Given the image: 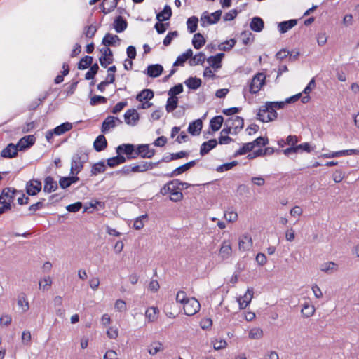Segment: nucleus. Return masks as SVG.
<instances>
[{
	"label": "nucleus",
	"mask_w": 359,
	"mask_h": 359,
	"mask_svg": "<svg viewBox=\"0 0 359 359\" xmlns=\"http://www.w3.org/2000/svg\"><path fill=\"white\" fill-rule=\"evenodd\" d=\"M172 15V10L170 6H165L163 10L156 15L157 20L161 21H165L170 19Z\"/></svg>",
	"instance_id": "34"
},
{
	"label": "nucleus",
	"mask_w": 359,
	"mask_h": 359,
	"mask_svg": "<svg viewBox=\"0 0 359 359\" xmlns=\"http://www.w3.org/2000/svg\"><path fill=\"white\" fill-rule=\"evenodd\" d=\"M217 142L215 139H211L203 142L201 146L200 154L204 156L207 154L211 149L216 147Z\"/></svg>",
	"instance_id": "22"
},
{
	"label": "nucleus",
	"mask_w": 359,
	"mask_h": 359,
	"mask_svg": "<svg viewBox=\"0 0 359 359\" xmlns=\"http://www.w3.org/2000/svg\"><path fill=\"white\" fill-rule=\"evenodd\" d=\"M183 91V86L181 83L175 85L171 88L168 91V95L170 97H177L176 95L180 94Z\"/></svg>",
	"instance_id": "53"
},
{
	"label": "nucleus",
	"mask_w": 359,
	"mask_h": 359,
	"mask_svg": "<svg viewBox=\"0 0 359 359\" xmlns=\"http://www.w3.org/2000/svg\"><path fill=\"white\" fill-rule=\"evenodd\" d=\"M93 57L91 56H85L83 57L78 64L79 69H85L90 67L93 62Z\"/></svg>",
	"instance_id": "47"
},
{
	"label": "nucleus",
	"mask_w": 359,
	"mask_h": 359,
	"mask_svg": "<svg viewBox=\"0 0 359 359\" xmlns=\"http://www.w3.org/2000/svg\"><path fill=\"white\" fill-rule=\"evenodd\" d=\"M178 35V33L177 31H174V32H169L166 36L165 37L163 43V45L165 46H169L171 42H172V40L173 39L174 37L177 36Z\"/></svg>",
	"instance_id": "60"
},
{
	"label": "nucleus",
	"mask_w": 359,
	"mask_h": 359,
	"mask_svg": "<svg viewBox=\"0 0 359 359\" xmlns=\"http://www.w3.org/2000/svg\"><path fill=\"white\" fill-rule=\"evenodd\" d=\"M163 344L158 341H154L150 344L148 352L150 355H154L157 353L163 351Z\"/></svg>",
	"instance_id": "42"
},
{
	"label": "nucleus",
	"mask_w": 359,
	"mask_h": 359,
	"mask_svg": "<svg viewBox=\"0 0 359 359\" xmlns=\"http://www.w3.org/2000/svg\"><path fill=\"white\" fill-rule=\"evenodd\" d=\"M102 55L100 57L99 60L102 67L106 68L108 65L113 62V54L111 49L108 47L102 48L100 50Z\"/></svg>",
	"instance_id": "9"
},
{
	"label": "nucleus",
	"mask_w": 359,
	"mask_h": 359,
	"mask_svg": "<svg viewBox=\"0 0 359 359\" xmlns=\"http://www.w3.org/2000/svg\"><path fill=\"white\" fill-rule=\"evenodd\" d=\"M198 22V19L196 16H192L187 20V28L191 33H194L196 31Z\"/></svg>",
	"instance_id": "46"
},
{
	"label": "nucleus",
	"mask_w": 359,
	"mask_h": 359,
	"mask_svg": "<svg viewBox=\"0 0 359 359\" xmlns=\"http://www.w3.org/2000/svg\"><path fill=\"white\" fill-rule=\"evenodd\" d=\"M102 4L107 7L106 9H107L108 11H114L117 6V2H116V0H103Z\"/></svg>",
	"instance_id": "62"
},
{
	"label": "nucleus",
	"mask_w": 359,
	"mask_h": 359,
	"mask_svg": "<svg viewBox=\"0 0 359 359\" xmlns=\"http://www.w3.org/2000/svg\"><path fill=\"white\" fill-rule=\"evenodd\" d=\"M225 125L233 129V134L236 135L244 126V120L240 116H232L225 121Z\"/></svg>",
	"instance_id": "6"
},
{
	"label": "nucleus",
	"mask_w": 359,
	"mask_h": 359,
	"mask_svg": "<svg viewBox=\"0 0 359 359\" xmlns=\"http://www.w3.org/2000/svg\"><path fill=\"white\" fill-rule=\"evenodd\" d=\"M120 38L117 35H114L110 33L107 34L102 39V44L104 46H114L116 43H119Z\"/></svg>",
	"instance_id": "32"
},
{
	"label": "nucleus",
	"mask_w": 359,
	"mask_h": 359,
	"mask_svg": "<svg viewBox=\"0 0 359 359\" xmlns=\"http://www.w3.org/2000/svg\"><path fill=\"white\" fill-rule=\"evenodd\" d=\"M57 189V183L51 176H48L44 180L43 191L47 193L55 191Z\"/></svg>",
	"instance_id": "21"
},
{
	"label": "nucleus",
	"mask_w": 359,
	"mask_h": 359,
	"mask_svg": "<svg viewBox=\"0 0 359 359\" xmlns=\"http://www.w3.org/2000/svg\"><path fill=\"white\" fill-rule=\"evenodd\" d=\"M267 111H269V109L266 104L260 107L257 114V118L264 123L270 121V117L267 114Z\"/></svg>",
	"instance_id": "40"
},
{
	"label": "nucleus",
	"mask_w": 359,
	"mask_h": 359,
	"mask_svg": "<svg viewBox=\"0 0 359 359\" xmlns=\"http://www.w3.org/2000/svg\"><path fill=\"white\" fill-rule=\"evenodd\" d=\"M159 310L157 307H150L145 312V316L149 322H154L157 319Z\"/></svg>",
	"instance_id": "39"
},
{
	"label": "nucleus",
	"mask_w": 359,
	"mask_h": 359,
	"mask_svg": "<svg viewBox=\"0 0 359 359\" xmlns=\"http://www.w3.org/2000/svg\"><path fill=\"white\" fill-rule=\"evenodd\" d=\"M224 53H218L215 56H210L207 59L208 62L214 68H220L221 67V62L222 58L224 57Z\"/></svg>",
	"instance_id": "31"
},
{
	"label": "nucleus",
	"mask_w": 359,
	"mask_h": 359,
	"mask_svg": "<svg viewBox=\"0 0 359 359\" xmlns=\"http://www.w3.org/2000/svg\"><path fill=\"white\" fill-rule=\"evenodd\" d=\"M178 104V97H169L167 100V104L165 106L166 111L168 112H171L174 109L177 107Z\"/></svg>",
	"instance_id": "43"
},
{
	"label": "nucleus",
	"mask_w": 359,
	"mask_h": 359,
	"mask_svg": "<svg viewBox=\"0 0 359 359\" xmlns=\"http://www.w3.org/2000/svg\"><path fill=\"white\" fill-rule=\"evenodd\" d=\"M196 165V161H189L178 168L175 169L171 173L168 174L167 176L169 177H172L175 176L180 175L184 172L189 170L190 168L194 167Z\"/></svg>",
	"instance_id": "18"
},
{
	"label": "nucleus",
	"mask_w": 359,
	"mask_h": 359,
	"mask_svg": "<svg viewBox=\"0 0 359 359\" xmlns=\"http://www.w3.org/2000/svg\"><path fill=\"white\" fill-rule=\"evenodd\" d=\"M250 27L254 32H259L264 28V21L259 17H254L251 20Z\"/></svg>",
	"instance_id": "30"
},
{
	"label": "nucleus",
	"mask_w": 359,
	"mask_h": 359,
	"mask_svg": "<svg viewBox=\"0 0 359 359\" xmlns=\"http://www.w3.org/2000/svg\"><path fill=\"white\" fill-rule=\"evenodd\" d=\"M139 114L135 109H130L126 111L124 114L125 122L128 125L135 126L139 121Z\"/></svg>",
	"instance_id": "13"
},
{
	"label": "nucleus",
	"mask_w": 359,
	"mask_h": 359,
	"mask_svg": "<svg viewBox=\"0 0 359 359\" xmlns=\"http://www.w3.org/2000/svg\"><path fill=\"white\" fill-rule=\"evenodd\" d=\"M72 125L70 123L66 122L63 123L61 125L57 126L53 129V133L55 135H60L69 131L72 129Z\"/></svg>",
	"instance_id": "37"
},
{
	"label": "nucleus",
	"mask_w": 359,
	"mask_h": 359,
	"mask_svg": "<svg viewBox=\"0 0 359 359\" xmlns=\"http://www.w3.org/2000/svg\"><path fill=\"white\" fill-rule=\"evenodd\" d=\"M41 190V182L38 180H32L26 184V191L29 196H35Z\"/></svg>",
	"instance_id": "11"
},
{
	"label": "nucleus",
	"mask_w": 359,
	"mask_h": 359,
	"mask_svg": "<svg viewBox=\"0 0 359 359\" xmlns=\"http://www.w3.org/2000/svg\"><path fill=\"white\" fill-rule=\"evenodd\" d=\"M43 201L44 199H42L41 201L29 206V210L30 212V215L34 214L36 211L41 209L43 207Z\"/></svg>",
	"instance_id": "61"
},
{
	"label": "nucleus",
	"mask_w": 359,
	"mask_h": 359,
	"mask_svg": "<svg viewBox=\"0 0 359 359\" xmlns=\"http://www.w3.org/2000/svg\"><path fill=\"white\" fill-rule=\"evenodd\" d=\"M221 15V10L211 13L210 15H208V12H204L201 17V25L202 27H205L206 23L208 25L215 24L220 20Z\"/></svg>",
	"instance_id": "4"
},
{
	"label": "nucleus",
	"mask_w": 359,
	"mask_h": 359,
	"mask_svg": "<svg viewBox=\"0 0 359 359\" xmlns=\"http://www.w3.org/2000/svg\"><path fill=\"white\" fill-rule=\"evenodd\" d=\"M241 39L244 45H248L253 41L252 34L250 32H243L241 34Z\"/></svg>",
	"instance_id": "52"
},
{
	"label": "nucleus",
	"mask_w": 359,
	"mask_h": 359,
	"mask_svg": "<svg viewBox=\"0 0 359 359\" xmlns=\"http://www.w3.org/2000/svg\"><path fill=\"white\" fill-rule=\"evenodd\" d=\"M297 24V20H290L287 21L281 22L278 25V30L282 34L285 33L293 27H294Z\"/></svg>",
	"instance_id": "26"
},
{
	"label": "nucleus",
	"mask_w": 359,
	"mask_h": 359,
	"mask_svg": "<svg viewBox=\"0 0 359 359\" xmlns=\"http://www.w3.org/2000/svg\"><path fill=\"white\" fill-rule=\"evenodd\" d=\"M154 96V91L151 89H144L138 93L136 96L137 101L142 102L151 100Z\"/></svg>",
	"instance_id": "28"
},
{
	"label": "nucleus",
	"mask_w": 359,
	"mask_h": 359,
	"mask_svg": "<svg viewBox=\"0 0 359 359\" xmlns=\"http://www.w3.org/2000/svg\"><path fill=\"white\" fill-rule=\"evenodd\" d=\"M189 298L187 297V294L184 291L180 290L177 292L176 296V301L182 304H184Z\"/></svg>",
	"instance_id": "59"
},
{
	"label": "nucleus",
	"mask_w": 359,
	"mask_h": 359,
	"mask_svg": "<svg viewBox=\"0 0 359 359\" xmlns=\"http://www.w3.org/2000/svg\"><path fill=\"white\" fill-rule=\"evenodd\" d=\"M17 194H20V191L16 189H11V188L8 187L2 191L0 195V200L5 201L6 203H8L9 205H11V203Z\"/></svg>",
	"instance_id": "14"
},
{
	"label": "nucleus",
	"mask_w": 359,
	"mask_h": 359,
	"mask_svg": "<svg viewBox=\"0 0 359 359\" xmlns=\"http://www.w3.org/2000/svg\"><path fill=\"white\" fill-rule=\"evenodd\" d=\"M316 309L313 305L305 302L302 308L301 313L304 318L311 317L315 313Z\"/></svg>",
	"instance_id": "33"
},
{
	"label": "nucleus",
	"mask_w": 359,
	"mask_h": 359,
	"mask_svg": "<svg viewBox=\"0 0 359 359\" xmlns=\"http://www.w3.org/2000/svg\"><path fill=\"white\" fill-rule=\"evenodd\" d=\"M107 102V98L103 97V96H100V95H94L93 97H92L90 98V104L91 106H95V105H97L98 104H104Z\"/></svg>",
	"instance_id": "54"
},
{
	"label": "nucleus",
	"mask_w": 359,
	"mask_h": 359,
	"mask_svg": "<svg viewBox=\"0 0 359 359\" xmlns=\"http://www.w3.org/2000/svg\"><path fill=\"white\" fill-rule=\"evenodd\" d=\"M107 146V142L103 135H100L95 140L93 147L95 151H101L104 150Z\"/></svg>",
	"instance_id": "27"
},
{
	"label": "nucleus",
	"mask_w": 359,
	"mask_h": 359,
	"mask_svg": "<svg viewBox=\"0 0 359 359\" xmlns=\"http://www.w3.org/2000/svg\"><path fill=\"white\" fill-rule=\"evenodd\" d=\"M253 288H248L245 294L243 297L238 298V302L241 309H243L248 306L253 297Z\"/></svg>",
	"instance_id": "15"
},
{
	"label": "nucleus",
	"mask_w": 359,
	"mask_h": 359,
	"mask_svg": "<svg viewBox=\"0 0 359 359\" xmlns=\"http://www.w3.org/2000/svg\"><path fill=\"white\" fill-rule=\"evenodd\" d=\"M98 69L99 66L97 63H95L94 65H91L89 71H88L85 75V79L86 80L93 79L95 74L97 73Z\"/></svg>",
	"instance_id": "51"
},
{
	"label": "nucleus",
	"mask_w": 359,
	"mask_h": 359,
	"mask_svg": "<svg viewBox=\"0 0 359 359\" xmlns=\"http://www.w3.org/2000/svg\"><path fill=\"white\" fill-rule=\"evenodd\" d=\"M205 60V55L203 53L201 52L196 55L194 57L189 60V65L194 66L197 65H203Z\"/></svg>",
	"instance_id": "41"
},
{
	"label": "nucleus",
	"mask_w": 359,
	"mask_h": 359,
	"mask_svg": "<svg viewBox=\"0 0 359 359\" xmlns=\"http://www.w3.org/2000/svg\"><path fill=\"white\" fill-rule=\"evenodd\" d=\"M224 122V118L222 116H216L210 121V128L213 131H217L220 129Z\"/></svg>",
	"instance_id": "35"
},
{
	"label": "nucleus",
	"mask_w": 359,
	"mask_h": 359,
	"mask_svg": "<svg viewBox=\"0 0 359 359\" xmlns=\"http://www.w3.org/2000/svg\"><path fill=\"white\" fill-rule=\"evenodd\" d=\"M18 305L21 307L23 312L28 311L29 306L27 302L25 294H20L18 297Z\"/></svg>",
	"instance_id": "45"
},
{
	"label": "nucleus",
	"mask_w": 359,
	"mask_h": 359,
	"mask_svg": "<svg viewBox=\"0 0 359 359\" xmlns=\"http://www.w3.org/2000/svg\"><path fill=\"white\" fill-rule=\"evenodd\" d=\"M121 124L122 121L118 117L112 116H107L102 123L101 130L102 133H107L111 128L116 127V124Z\"/></svg>",
	"instance_id": "7"
},
{
	"label": "nucleus",
	"mask_w": 359,
	"mask_h": 359,
	"mask_svg": "<svg viewBox=\"0 0 359 359\" xmlns=\"http://www.w3.org/2000/svg\"><path fill=\"white\" fill-rule=\"evenodd\" d=\"M159 162L152 163V162H144L140 164H134L132 165V171L133 172H142L147 170H151L156 167Z\"/></svg>",
	"instance_id": "16"
},
{
	"label": "nucleus",
	"mask_w": 359,
	"mask_h": 359,
	"mask_svg": "<svg viewBox=\"0 0 359 359\" xmlns=\"http://www.w3.org/2000/svg\"><path fill=\"white\" fill-rule=\"evenodd\" d=\"M155 154V150L150 149L149 144H140L135 151V155L140 156L144 158H150Z\"/></svg>",
	"instance_id": "10"
},
{
	"label": "nucleus",
	"mask_w": 359,
	"mask_h": 359,
	"mask_svg": "<svg viewBox=\"0 0 359 359\" xmlns=\"http://www.w3.org/2000/svg\"><path fill=\"white\" fill-rule=\"evenodd\" d=\"M236 41L234 39L226 41L224 43L219 46V49L223 51H228L231 50L236 44Z\"/></svg>",
	"instance_id": "49"
},
{
	"label": "nucleus",
	"mask_w": 359,
	"mask_h": 359,
	"mask_svg": "<svg viewBox=\"0 0 359 359\" xmlns=\"http://www.w3.org/2000/svg\"><path fill=\"white\" fill-rule=\"evenodd\" d=\"M205 43V39L201 33H196L194 35L192 44L196 49H200Z\"/></svg>",
	"instance_id": "36"
},
{
	"label": "nucleus",
	"mask_w": 359,
	"mask_h": 359,
	"mask_svg": "<svg viewBox=\"0 0 359 359\" xmlns=\"http://www.w3.org/2000/svg\"><path fill=\"white\" fill-rule=\"evenodd\" d=\"M268 138L264 137H259L254 141L251 142L253 144V148L255 147L265 146L268 144Z\"/></svg>",
	"instance_id": "57"
},
{
	"label": "nucleus",
	"mask_w": 359,
	"mask_h": 359,
	"mask_svg": "<svg viewBox=\"0 0 359 359\" xmlns=\"http://www.w3.org/2000/svg\"><path fill=\"white\" fill-rule=\"evenodd\" d=\"M185 85L192 90L198 88L201 85V80L198 78L190 77L184 82Z\"/></svg>",
	"instance_id": "38"
},
{
	"label": "nucleus",
	"mask_w": 359,
	"mask_h": 359,
	"mask_svg": "<svg viewBox=\"0 0 359 359\" xmlns=\"http://www.w3.org/2000/svg\"><path fill=\"white\" fill-rule=\"evenodd\" d=\"M253 144L251 142L245 143L243 145L241 148H240L236 153L235 156H241L245 154L246 153L252 151L253 149Z\"/></svg>",
	"instance_id": "50"
},
{
	"label": "nucleus",
	"mask_w": 359,
	"mask_h": 359,
	"mask_svg": "<svg viewBox=\"0 0 359 359\" xmlns=\"http://www.w3.org/2000/svg\"><path fill=\"white\" fill-rule=\"evenodd\" d=\"M128 104L127 102L125 101V102H120L118 103H117L112 109L111 110V113L112 114H116L118 113H119L121 111L123 110V109L126 107Z\"/></svg>",
	"instance_id": "64"
},
{
	"label": "nucleus",
	"mask_w": 359,
	"mask_h": 359,
	"mask_svg": "<svg viewBox=\"0 0 359 359\" xmlns=\"http://www.w3.org/2000/svg\"><path fill=\"white\" fill-rule=\"evenodd\" d=\"M231 253L232 249L230 242L229 241H224L219 249V256L222 259H226L231 257Z\"/></svg>",
	"instance_id": "20"
},
{
	"label": "nucleus",
	"mask_w": 359,
	"mask_h": 359,
	"mask_svg": "<svg viewBox=\"0 0 359 359\" xmlns=\"http://www.w3.org/2000/svg\"><path fill=\"white\" fill-rule=\"evenodd\" d=\"M18 151H19V147H17V144L10 143L1 151V156L5 158H12L18 155Z\"/></svg>",
	"instance_id": "12"
},
{
	"label": "nucleus",
	"mask_w": 359,
	"mask_h": 359,
	"mask_svg": "<svg viewBox=\"0 0 359 359\" xmlns=\"http://www.w3.org/2000/svg\"><path fill=\"white\" fill-rule=\"evenodd\" d=\"M160 193L163 196L170 194V199L174 202L180 201L183 198L179 180L169 181L161 189Z\"/></svg>",
	"instance_id": "1"
},
{
	"label": "nucleus",
	"mask_w": 359,
	"mask_h": 359,
	"mask_svg": "<svg viewBox=\"0 0 359 359\" xmlns=\"http://www.w3.org/2000/svg\"><path fill=\"white\" fill-rule=\"evenodd\" d=\"M35 137L34 135H29L21 138L17 144L19 147V151H22L27 148L32 146L35 142Z\"/></svg>",
	"instance_id": "17"
},
{
	"label": "nucleus",
	"mask_w": 359,
	"mask_h": 359,
	"mask_svg": "<svg viewBox=\"0 0 359 359\" xmlns=\"http://www.w3.org/2000/svg\"><path fill=\"white\" fill-rule=\"evenodd\" d=\"M252 245V238L249 235H243L239 238L238 248L241 251L249 250Z\"/></svg>",
	"instance_id": "19"
},
{
	"label": "nucleus",
	"mask_w": 359,
	"mask_h": 359,
	"mask_svg": "<svg viewBox=\"0 0 359 359\" xmlns=\"http://www.w3.org/2000/svg\"><path fill=\"white\" fill-rule=\"evenodd\" d=\"M88 161V152L82 149H78L72 157L70 173L72 175L79 174L83 168L84 163Z\"/></svg>",
	"instance_id": "2"
},
{
	"label": "nucleus",
	"mask_w": 359,
	"mask_h": 359,
	"mask_svg": "<svg viewBox=\"0 0 359 359\" xmlns=\"http://www.w3.org/2000/svg\"><path fill=\"white\" fill-rule=\"evenodd\" d=\"M135 146L131 144H123L119 145L116 148L117 154H120L121 152H123L127 155L128 159L136 158L137 155H135Z\"/></svg>",
	"instance_id": "8"
},
{
	"label": "nucleus",
	"mask_w": 359,
	"mask_h": 359,
	"mask_svg": "<svg viewBox=\"0 0 359 359\" xmlns=\"http://www.w3.org/2000/svg\"><path fill=\"white\" fill-rule=\"evenodd\" d=\"M106 170V165L104 162L100 161L93 164L91 170L92 175H97L99 173H102Z\"/></svg>",
	"instance_id": "44"
},
{
	"label": "nucleus",
	"mask_w": 359,
	"mask_h": 359,
	"mask_svg": "<svg viewBox=\"0 0 359 359\" xmlns=\"http://www.w3.org/2000/svg\"><path fill=\"white\" fill-rule=\"evenodd\" d=\"M203 127V123L201 119H197L189 123L188 127V132L193 135H199Z\"/></svg>",
	"instance_id": "25"
},
{
	"label": "nucleus",
	"mask_w": 359,
	"mask_h": 359,
	"mask_svg": "<svg viewBox=\"0 0 359 359\" xmlns=\"http://www.w3.org/2000/svg\"><path fill=\"white\" fill-rule=\"evenodd\" d=\"M320 269L326 273L331 274L338 270V265L333 262H328L322 264Z\"/></svg>",
	"instance_id": "29"
},
{
	"label": "nucleus",
	"mask_w": 359,
	"mask_h": 359,
	"mask_svg": "<svg viewBox=\"0 0 359 359\" xmlns=\"http://www.w3.org/2000/svg\"><path fill=\"white\" fill-rule=\"evenodd\" d=\"M147 218V215H143L137 217L134 222L133 227L137 230L142 229L144 227L143 219H146Z\"/></svg>",
	"instance_id": "55"
},
{
	"label": "nucleus",
	"mask_w": 359,
	"mask_h": 359,
	"mask_svg": "<svg viewBox=\"0 0 359 359\" xmlns=\"http://www.w3.org/2000/svg\"><path fill=\"white\" fill-rule=\"evenodd\" d=\"M163 70V67L161 65H149L147 69V74L150 77H158L162 74Z\"/></svg>",
	"instance_id": "23"
},
{
	"label": "nucleus",
	"mask_w": 359,
	"mask_h": 359,
	"mask_svg": "<svg viewBox=\"0 0 359 359\" xmlns=\"http://www.w3.org/2000/svg\"><path fill=\"white\" fill-rule=\"evenodd\" d=\"M238 164L237 161H232L231 163H224L223 165H219L217 168V171L218 172H224L229 170H231L233 167Z\"/></svg>",
	"instance_id": "58"
},
{
	"label": "nucleus",
	"mask_w": 359,
	"mask_h": 359,
	"mask_svg": "<svg viewBox=\"0 0 359 359\" xmlns=\"http://www.w3.org/2000/svg\"><path fill=\"white\" fill-rule=\"evenodd\" d=\"M82 208L81 202H76L67 206L66 209L70 212H76Z\"/></svg>",
	"instance_id": "63"
},
{
	"label": "nucleus",
	"mask_w": 359,
	"mask_h": 359,
	"mask_svg": "<svg viewBox=\"0 0 359 359\" xmlns=\"http://www.w3.org/2000/svg\"><path fill=\"white\" fill-rule=\"evenodd\" d=\"M266 76L263 73H257L255 74L251 80L250 83V92L252 94L258 93L262 86L265 83Z\"/></svg>",
	"instance_id": "3"
},
{
	"label": "nucleus",
	"mask_w": 359,
	"mask_h": 359,
	"mask_svg": "<svg viewBox=\"0 0 359 359\" xmlns=\"http://www.w3.org/2000/svg\"><path fill=\"white\" fill-rule=\"evenodd\" d=\"M263 337V330L259 327H253L249 332V337L252 339H259Z\"/></svg>",
	"instance_id": "48"
},
{
	"label": "nucleus",
	"mask_w": 359,
	"mask_h": 359,
	"mask_svg": "<svg viewBox=\"0 0 359 359\" xmlns=\"http://www.w3.org/2000/svg\"><path fill=\"white\" fill-rule=\"evenodd\" d=\"M184 313L187 316L196 314L201 308V304L196 298H190L183 305Z\"/></svg>",
	"instance_id": "5"
},
{
	"label": "nucleus",
	"mask_w": 359,
	"mask_h": 359,
	"mask_svg": "<svg viewBox=\"0 0 359 359\" xmlns=\"http://www.w3.org/2000/svg\"><path fill=\"white\" fill-rule=\"evenodd\" d=\"M128 26L127 21L122 17L118 16L114 22V28L117 33L123 32Z\"/></svg>",
	"instance_id": "24"
},
{
	"label": "nucleus",
	"mask_w": 359,
	"mask_h": 359,
	"mask_svg": "<svg viewBox=\"0 0 359 359\" xmlns=\"http://www.w3.org/2000/svg\"><path fill=\"white\" fill-rule=\"evenodd\" d=\"M97 32V27L93 25L88 26L84 29V35L87 38H93Z\"/></svg>",
	"instance_id": "56"
}]
</instances>
